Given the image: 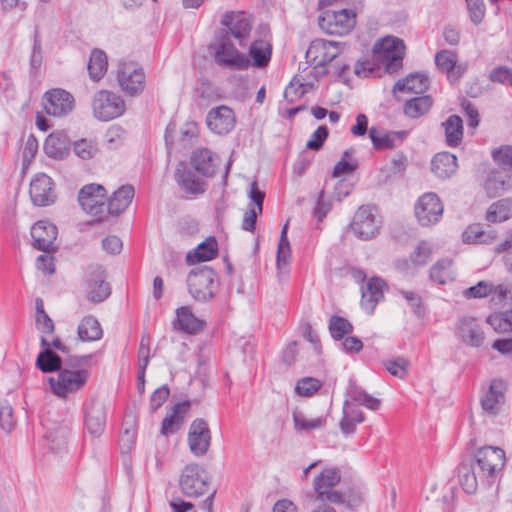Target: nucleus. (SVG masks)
<instances>
[{"mask_svg":"<svg viewBox=\"0 0 512 512\" xmlns=\"http://www.w3.org/2000/svg\"><path fill=\"white\" fill-rule=\"evenodd\" d=\"M215 63L230 70H245L251 62L248 56L237 50L230 39L229 31H218L210 45Z\"/></svg>","mask_w":512,"mask_h":512,"instance_id":"1","label":"nucleus"},{"mask_svg":"<svg viewBox=\"0 0 512 512\" xmlns=\"http://www.w3.org/2000/svg\"><path fill=\"white\" fill-rule=\"evenodd\" d=\"M88 378L89 372L86 369L62 368L56 376L48 378V383L55 396L67 399L71 394L81 390L86 385Z\"/></svg>","mask_w":512,"mask_h":512,"instance_id":"2","label":"nucleus"},{"mask_svg":"<svg viewBox=\"0 0 512 512\" xmlns=\"http://www.w3.org/2000/svg\"><path fill=\"white\" fill-rule=\"evenodd\" d=\"M374 58L381 63L388 73L396 72L401 66L405 55V45L396 37H385L373 48Z\"/></svg>","mask_w":512,"mask_h":512,"instance_id":"3","label":"nucleus"},{"mask_svg":"<svg viewBox=\"0 0 512 512\" xmlns=\"http://www.w3.org/2000/svg\"><path fill=\"white\" fill-rule=\"evenodd\" d=\"M218 284L216 272L203 266L192 270L187 277V286L190 295L199 302H206L214 297V291Z\"/></svg>","mask_w":512,"mask_h":512,"instance_id":"4","label":"nucleus"},{"mask_svg":"<svg viewBox=\"0 0 512 512\" xmlns=\"http://www.w3.org/2000/svg\"><path fill=\"white\" fill-rule=\"evenodd\" d=\"M319 27L327 34L346 35L356 24V13L351 9L327 10L318 20Z\"/></svg>","mask_w":512,"mask_h":512,"instance_id":"5","label":"nucleus"},{"mask_svg":"<svg viewBox=\"0 0 512 512\" xmlns=\"http://www.w3.org/2000/svg\"><path fill=\"white\" fill-rule=\"evenodd\" d=\"M92 110L95 118L109 121L124 113L125 103L119 95L107 90H100L93 97Z\"/></svg>","mask_w":512,"mask_h":512,"instance_id":"6","label":"nucleus"},{"mask_svg":"<svg viewBox=\"0 0 512 512\" xmlns=\"http://www.w3.org/2000/svg\"><path fill=\"white\" fill-rule=\"evenodd\" d=\"M180 489L187 497H199L208 490V477L199 464H188L182 470L179 480Z\"/></svg>","mask_w":512,"mask_h":512,"instance_id":"7","label":"nucleus"},{"mask_svg":"<svg viewBox=\"0 0 512 512\" xmlns=\"http://www.w3.org/2000/svg\"><path fill=\"white\" fill-rule=\"evenodd\" d=\"M414 211L419 224L424 227H429L440 221L444 206L436 193L427 192L419 197L415 204Z\"/></svg>","mask_w":512,"mask_h":512,"instance_id":"8","label":"nucleus"},{"mask_svg":"<svg viewBox=\"0 0 512 512\" xmlns=\"http://www.w3.org/2000/svg\"><path fill=\"white\" fill-rule=\"evenodd\" d=\"M351 228L361 240H369L375 237L380 228L377 208L373 205L361 206L354 215Z\"/></svg>","mask_w":512,"mask_h":512,"instance_id":"9","label":"nucleus"},{"mask_svg":"<svg viewBox=\"0 0 512 512\" xmlns=\"http://www.w3.org/2000/svg\"><path fill=\"white\" fill-rule=\"evenodd\" d=\"M478 475L482 478L491 477L496 471L503 468L505 463V452L494 446H485L480 448L475 455Z\"/></svg>","mask_w":512,"mask_h":512,"instance_id":"10","label":"nucleus"},{"mask_svg":"<svg viewBox=\"0 0 512 512\" xmlns=\"http://www.w3.org/2000/svg\"><path fill=\"white\" fill-rule=\"evenodd\" d=\"M117 81L127 95L135 96L144 89L145 75L134 63H122L117 70Z\"/></svg>","mask_w":512,"mask_h":512,"instance_id":"11","label":"nucleus"},{"mask_svg":"<svg viewBox=\"0 0 512 512\" xmlns=\"http://www.w3.org/2000/svg\"><path fill=\"white\" fill-rule=\"evenodd\" d=\"M106 190L100 184L91 183L83 186L78 194L82 209L93 216H101L105 210Z\"/></svg>","mask_w":512,"mask_h":512,"instance_id":"12","label":"nucleus"},{"mask_svg":"<svg viewBox=\"0 0 512 512\" xmlns=\"http://www.w3.org/2000/svg\"><path fill=\"white\" fill-rule=\"evenodd\" d=\"M507 384L501 379H493L488 390L481 396L480 404L485 415L497 416L506 400Z\"/></svg>","mask_w":512,"mask_h":512,"instance_id":"13","label":"nucleus"},{"mask_svg":"<svg viewBox=\"0 0 512 512\" xmlns=\"http://www.w3.org/2000/svg\"><path fill=\"white\" fill-rule=\"evenodd\" d=\"M221 24L226 28L219 31H229L230 39H236L240 46L246 44L252 27L249 15L243 11L227 12L223 15Z\"/></svg>","mask_w":512,"mask_h":512,"instance_id":"14","label":"nucleus"},{"mask_svg":"<svg viewBox=\"0 0 512 512\" xmlns=\"http://www.w3.org/2000/svg\"><path fill=\"white\" fill-rule=\"evenodd\" d=\"M29 195L35 206L51 205L56 200L52 179L44 173L36 174L29 187Z\"/></svg>","mask_w":512,"mask_h":512,"instance_id":"15","label":"nucleus"},{"mask_svg":"<svg viewBox=\"0 0 512 512\" xmlns=\"http://www.w3.org/2000/svg\"><path fill=\"white\" fill-rule=\"evenodd\" d=\"M459 340L469 347L479 348L485 341V332L479 320L463 317L459 320L456 330Z\"/></svg>","mask_w":512,"mask_h":512,"instance_id":"16","label":"nucleus"},{"mask_svg":"<svg viewBox=\"0 0 512 512\" xmlns=\"http://www.w3.org/2000/svg\"><path fill=\"white\" fill-rule=\"evenodd\" d=\"M43 105L48 115L61 117L73 110L74 98L65 90L53 89L45 94Z\"/></svg>","mask_w":512,"mask_h":512,"instance_id":"17","label":"nucleus"},{"mask_svg":"<svg viewBox=\"0 0 512 512\" xmlns=\"http://www.w3.org/2000/svg\"><path fill=\"white\" fill-rule=\"evenodd\" d=\"M210 441L211 435L207 422L203 419L194 420L188 433L190 451L195 456H203L210 447Z\"/></svg>","mask_w":512,"mask_h":512,"instance_id":"18","label":"nucleus"},{"mask_svg":"<svg viewBox=\"0 0 512 512\" xmlns=\"http://www.w3.org/2000/svg\"><path fill=\"white\" fill-rule=\"evenodd\" d=\"M236 118L233 110L225 105L211 109L206 116L208 128L215 134H227L235 126Z\"/></svg>","mask_w":512,"mask_h":512,"instance_id":"19","label":"nucleus"},{"mask_svg":"<svg viewBox=\"0 0 512 512\" xmlns=\"http://www.w3.org/2000/svg\"><path fill=\"white\" fill-rule=\"evenodd\" d=\"M87 298L93 303L104 301L111 293L106 282V272L102 266H90Z\"/></svg>","mask_w":512,"mask_h":512,"instance_id":"20","label":"nucleus"},{"mask_svg":"<svg viewBox=\"0 0 512 512\" xmlns=\"http://www.w3.org/2000/svg\"><path fill=\"white\" fill-rule=\"evenodd\" d=\"M57 233L58 231L54 224L47 221L36 222L31 228L34 247L45 252L54 250Z\"/></svg>","mask_w":512,"mask_h":512,"instance_id":"21","label":"nucleus"},{"mask_svg":"<svg viewBox=\"0 0 512 512\" xmlns=\"http://www.w3.org/2000/svg\"><path fill=\"white\" fill-rule=\"evenodd\" d=\"M193 169L204 177H213L220 164L219 157L207 148L193 151L190 157Z\"/></svg>","mask_w":512,"mask_h":512,"instance_id":"22","label":"nucleus"},{"mask_svg":"<svg viewBox=\"0 0 512 512\" xmlns=\"http://www.w3.org/2000/svg\"><path fill=\"white\" fill-rule=\"evenodd\" d=\"M106 424V412L101 403L90 402L85 407V426L89 434L99 437L104 431Z\"/></svg>","mask_w":512,"mask_h":512,"instance_id":"23","label":"nucleus"},{"mask_svg":"<svg viewBox=\"0 0 512 512\" xmlns=\"http://www.w3.org/2000/svg\"><path fill=\"white\" fill-rule=\"evenodd\" d=\"M386 284L378 278H371L362 289L361 307L368 314H372L376 305L383 299V291Z\"/></svg>","mask_w":512,"mask_h":512,"instance_id":"24","label":"nucleus"},{"mask_svg":"<svg viewBox=\"0 0 512 512\" xmlns=\"http://www.w3.org/2000/svg\"><path fill=\"white\" fill-rule=\"evenodd\" d=\"M175 179L180 188L185 193L193 196L201 195L206 190V184L199 177L195 176L192 171L185 168H177L175 171Z\"/></svg>","mask_w":512,"mask_h":512,"instance_id":"25","label":"nucleus"},{"mask_svg":"<svg viewBox=\"0 0 512 512\" xmlns=\"http://www.w3.org/2000/svg\"><path fill=\"white\" fill-rule=\"evenodd\" d=\"M457 168V158L449 152L438 153L431 161V171L440 179L450 178Z\"/></svg>","mask_w":512,"mask_h":512,"instance_id":"26","label":"nucleus"},{"mask_svg":"<svg viewBox=\"0 0 512 512\" xmlns=\"http://www.w3.org/2000/svg\"><path fill=\"white\" fill-rule=\"evenodd\" d=\"M339 44V42L324 39L314 40L307 51V55L314 54V59L320 58V63L332 62L340 54Z\"/></svg>","mask_w":512,"mask_h":512,"instance_id":"27","label":"nucleus"},{"mask_svg":"<svg viewBox=\"0 0 512 512\" xmlns=\"http://www.w3.org/2000/svg\"><path fill=\"white\" fill-rule=\"evenodd\" d=\"M406 131H380L376 127L369 129V137L377 150L392 149L396 141H403Z\"/></svg>","mask_w":512,"mask_h":512,"instance_id":"28","label":"nucleus"},{"mask_svg":"<svg viewBox=\"0 0 512 512\" xmlns=\"http://www.w3.org/2000/svg\"><path fill=\"white\" fill-rule=\"evenodd\" d=\"M429 87V78L422 73H413L404 79L398 80L393 88V92H409L422 94Z\"/></svg>","mask_w":512,"mask_h":512,"instance_id":"29","label":"nucleus"},{"mask_svg":"<svg viewBox=\"0 0 512 512\" xmlns=\"http://www.w3.org/2000/svg\"><path fill=\"white\" fill-rule=\"evenodd\" d=\"M134 197V188L131 185H124L115 191L106 205L111 215L121 214L131 203Z\"/></svg>","mask_w":512,"mask_h":512,"instance_id":"30","label":"nucleus"},{"mask_svg":"<svg viewBox=\"0 0 512 512\" xmlns=\"http://www.w3.org/2000/svg\"><path fill=\"white\" fill-rule=\"evenodd\" d=\"M45 153L51 158H62L69 150V139L64 132H53L45 140Z\"/></svg>","mask_w":512,"mask_h":512,"instance_id":"31","label":"nucleus"},{"mask_svg":"<svg viewBox=\"0 0 512 512\" xmlns=\"http://www.w3.org/2000/svg\"><path fill=\"white\" fill-rule=\"evenodd\" d=\"M364 421V414L361 410L353 407L348 400L343 404V415L340 421V429L345 435L353 434L356 425Z\"/></svg>","mask_w":512,"mask_h":512,"instance_id":"32","label":"nucleus"},{"mask_svg":"<svg viewBox=\"0 0 512 512\" xmlns=\"http://www.w3.org/2000/svg\"><path fill=\"white\" fill-rule=\"evenodd\" d=\"M218 245L215 238L210 237L206 241L200 243L193 252L187 254V261L190 264L197 262L209 261L217 256Z\"/></svg>","mask_w":512,"mask_h":512,"instance_id":"33","label":"nucleus"},{"mask_svg":"<svg viewBox=\"0 0 512 512\" xmlns=\"http://www.w3.org/2000/svg\"><path fill=\"white\" fill-rule=\"evenodd\" d=\"M512 217V199L504 198L492 203L486 212L489 223L504 222Z\"/></svg>","mask_w":512,"mask_h":512,"instance_id":"34","label":"nucleus"},{"mask_svg":"<svg viewBox=\"0 0 512 512\" xmlns=\"http://www.w3.org/2000/svg\"><path fill=\"white\" fill-rule=\"evenodd\" d=\"M177 323L179 328L189 334H196L204 327V321L197 318L189 307L183 306L177 309Z\"/></svg>","mask_w":512,"mask_h":512,"instance_id":"35","label":"nucleus"},{"mask_svg":"<svg viewBox=\"0 0 512 512\" xmlns=\"http://www.w3.org/2000/svg\"><path fill=\"white\" fill-rule=\"evenodd\" d=\"M77 333L79 339L84 342L97 341L103 336L101 325L93 316H86L81 320Z\"/></svg>","mask_w":512,"mask_h":512,"instance_id":"36","label":"nucleus"},{"mask_svg":"<svg viewBox=\"0 0 512 512\" xmlns=\"http://www.w3.org/2000/svg\"><path fill=\"white\" fill-rule=\"evenodd\" d=\"M446 143L450 147H456L463 138V121L458 115L449 116L443 123Z\"/></svg>","mask_w":512,"mask_h":512,"instance_id":"37","label":"nucleus"},{"mask_svg":"<svg viewBox=\"0 0 512 512\" xmlns=\"http://www.w3.org/2000/svg\"><path fill=\"white\" fill-rule=\"evenodd\" d=\"M430 279L440 285H445L455 279L453 262L450 259H440L430 269Z\"/></svg>","mask_w":512,"mask_h":512,"instance_id":"38","label":"nucleus"},{"mask_svg":"<svg viewBox=\"0 0 512 512\" xmlns=\"http://www.w3.org/2000/svg\"><path fill=\"white\" fill-rule=\"evenodd\" d=\"M36 366L44 373H58L62 369V358L50 348H45L38 354Z\"/></svg>","mask_w":512,"mask_h":512,"instance_id":"39","label":"nucleus"},{"mask_svg":"<svg viewBox=\"0 0 512 512\" xmlns=\"http://www.w3.org/2000/svg\"><path fill=\"white\" fill-rule=\"evenodd\" d=\"M107 67L108 61L105 52L100 49L92 50L88 62L90 78L93 81H99L105 75Z\"/></svg>","mask_w":512,"mask_h":512,"instance_id":"40","label":"nucleus"},{"mask_svg":"<svg viewBox=\"0 0 512 512\" xmlns=\"http://www.w3.org/2000/svg\"><path fill=\"white\" fill-rule=\"evenodd\" d=\"M347 396L359 405L365 406L366 408L376 411L380 407V400L368 394L361 387L355 383L350 382L347 389Z\"/></svg>","mask_w":512,"mask_h":512,"instance_id":"41","label":"nucleus"},{"mask_svg":"<svg viewBox=\"0 0 512 512\" xmlns=\"http://www.w3.org/2000/svg\"><path fill=\"white\" fill-rule=\"evenodd\" d=\"M188 408V402L177 403L174 405L171 414L166 416L162 422L161 433L163 435H168L176 431L183 422V418L180 414L185 413Z\"/></svg>","mask_w":512,"mask_h":512,"instance_id":"42","label":"nucleus"},{"mask_svg":"<svg viewBox=\"0 0 512 512\" xmlns=\"http://www.w3.org/2000/svg\"><path fill=\"white\" fill-rule=\"evenodd\" d=\"M341 479L340 472L337 468L324 469L314 480L313 487L315 492H325L332 489Z\"/></svg>","mask_w":512,"mask_h":512,"instance_id":"43","label":"nucleus"},{"mask_svg":"<svg viewBox=\"0 0 512 512\" xmlns=\"http://www.w3.org/2000/svg\"><path fill=\"white\" fill-rule=\"evenodd\" d=\"M249 54L256 67H266L271 57V45L264 40H256L251 44Z\"/></svg>","mask_w":512,"mask_h":512,"instance_id":"44","label":"nucleus"},{"mask_svg":"<svg viewBox=\"0 0 512 512\" xmlns=\"http://www.w3.org/2000/svg\"><path fill=\"white\" fill-rule=\"evenodd\" d=\"M432 104V98L428 95L415 97L406 101L404 106V113L408 117L418 118L427 113Z\"/></svg>","mask_w":512,"mask_h":512,"instance_id":"45","label":"nucleus"},{"mask_svg":"<svg viewBox=\"0 0 512 512\" xmlns=\"http://www.w3.org/2000/svg\"><path fill=\"white\" fill-rule=\"evenodd\" d=\"M463 237L467 243H490L496 235L493 231L486 232L479 225H473L468 227Z\"/></svg>","mask_w":512,"mask_h":512,"instance_id":"46","label":"nucleus"},{"mask_svg":"<svg viewBox=\"0 0 512 512\" xmlns=\"http://www.w3.org/2000/svg\"><path fill=\"white\" fill-rule=\"evenodd\" d=\"M287 228L288 223H286L280 234V240L278 243L277 249V267L278 269H282L283 266H286L289 263V259L291 256L290 244L287 237Z\"/></svg>","mask_w":512,"mask_h":512,"instance_id":"47","label":"nucleus"},{"mask_svg":"<svg viewBox=\"0 0 512 512\" xmlns=\"http://www.w3.org/2000/svg\"><path fill=\"white\" fill-rule=\"evenodd\" d=\"M487 323L497 332H511L512 311L494 313L487 318Z\"/></svg>","mask_w":512,"mask_h":512,"instance_id":"48","label":"nucleus"},{"mask_svg":"<svg viewBox=\"0 0 512 512\" xmlns=\"http://www.w3.org/2000/svg\"><path fill=\"white\" fill-rule=\"evenodd\" d=\"M68 436L69 429L67 427H57L50 431L46 435V439L49 442V448L55 452L62 450L67 444Z\"/></svg>","mask_w":512,"mask_h":512,"instance_id":"49","label":"nucleus"},{"mask_svg":"<svg viewBox=\"0 0 512 512\" xmlns=\"http://www.w3.org/2000/svg\"><path fill=\"white\" fill-rule=\"evenodd\" d=\"M294 427L297 431H310L324 426L325 420L322 417L308 419L301 412L293 413Z\"/></svg>","mask_w":512,"mask_h":512,"instance_id":"50","label":"nucleus"},{"mask_svg":"<svg viewBox=\"0 0 512 512\" xmlns=\"http://www.w3.org/2000/svg\"><path fill=\"white\" fill-rule=\"evenodd\" d=\"M329 330L334 339L340 340L344 338L345 334L353 331V326L343 317L332 316L329 321Z\"/></svg>","mask_w":512,"mask_h":512,"instance_id":"51","label":"nucleus"},{"mask_svg":"<svg viewBox=\"0 0 512 512\" xmlns=\"http://www.w3.org/2000/svg\"><path fill=\"white\" fill-rule=\"evenodd\" d=\"M73 150L83 160L94 158L98 153V147L95 142L87 139L75 141Z\"/></svg>","mask_w":512,"mask_h":512,"instance_id":"52","label":"nucleus"},{"mask_svg":"<svg viewBox=\"0 0 512 512\" xmlns=\"http://www.w3.org/2000/svg\"><path fill=\"white\" fill-rule=\"evenodd\" d=\"M305 83L301 77H295L284 91V98L292 103L297 98L302 97L308 92V88H305Z\"/></svg>","mask_w":512,"mask_h":512,"instance_id":"53","label":"nucleus"},{"mask_svg":"<svg viewBox=\"0 0 512 512\" xmlns=\"http://www.w3.org/2000/svg\"><path fill=\"white\" fill-rule=\"evenodd\" d=\"M321 387V382L313 377H305L299 380L295 387V392L301 396H312Z\"/></svg>","mask_w":512,"mask_h":512,"instance_id":"54","label":"nucleus"},{"mask_svg":"<svg viewBox=\"0 0 512 512\" xmlns=\"http://www.w3.org/2000/svg\"><path fill=\"white\" fill-rule=\"evenodd\" d=\"M456 54L449 50H442L435 56V63L437 67L448 74L453 70L456 65Z\"/></svg>","mask_w":512,"mask_h":512,"instance_id":"55","label":"nucleus"},{"mask_svg":"<svg viewBox=\"0 0 512 512\" xmlns=\"http://www.w3.org/2000/svg\"><path fill=\"white\" fill-rule=\"evenodd\" d=\"M474 470H470L468 467H462L460 470V484L468 494L474 493L477 489V475Z\"/></svg>","mask_w":512,"mask_h":512,"instance_id":"56","label":"nucleus"},{"mask_svg":"<svg viewBox=\"0 0 512 512\" xmlns=\"http://www.w3.org/2000/svg\"><path fill=\"white\" fill-rule=\"evenodd\" d=\"M383 364L391 375L400 379L407 373L408 361L402 357L386 360Z\"/></svg>","mask_w":512,"mask_h":512,"instance_id":"57","label":"nucleus"},{"mask_svg":"<svg viewBox=\"0 0 512 512\" xmlns=\"http://www.w3.org/2000/svg\"><path fill=\"white\" fill-rule=\"evenodd\" d=\"M494 161L504 169L512 170V146L505 145L492 153Z\"/></svg>","mask_w":512,"mask_h":512,"instance_id":"58","label":"nucleus"},{"mask_svg":"<svg viewBox=\"0 0 512 512\" xmlns=\"http://www.w3.org/2000/svg\"><path fill=\"white\" fill-rule=\"evenodd\" d=\"M431 256V249L429 245L422 241L410 255V260L415 266L425 265Z\"/></svg>","mask_w":512,"mask_h":512,"instance_id":"59","label":"nucleus"},{"mask_svg":"<svg viewBox=\"0 0 512 512\" xmlns=\"http://www.w3.org/2000/svg\"><path fill=\"white\" fill-rule=\"evenodd\" d=\"M150 338L148 335L141 337L138 349V368H141V374L146 371L150 358Z\"/></svg>","mask_w":512,"mask_h":512,"instance_id":"60","label":"nucleus"},{"mask_svg":"<svg viewBox=\"0 0 512 512\" xmlns=\"http://www.w3.org/2000/svg\"><path fill=\"white\" fill-rule=\"evenodd\" d=\"M0 426L7 433L15 426L14 411L9 404H4L0 408Z\"/></svg>","mask_w":512,"mask_h":512,"instance_id":"61","label":"nucleus"},{"mask_svg":"<svg viewBox=\"0 0 512 512\" xmlns=\"http://www.w3.org/2000/svg\"><path fill=\"white\" fill-rule=\"evenodd\" d=\"M470 19L474 24L482 22L485 14V6L483 0H466Z\"/></svg>","mask_w":512,"mask_h":512,"instance_id":"62","label":"nucleus"},{"mask_svg":"<svg viewBox=\"0 0 512 512\" xmlns=\"http://www.w3.org/2000/svg\"><path fill=\"white\" fill-rule=\"evenodd\" d=\"M328 137V128L326 126H319L316 131L311 135L306 143V147L311 150L318 151L326 138Z\"/></svg>","mask_w":512,"mask_h":512,"instance_id":"63","label":"nucleus"},{"mask_svg":"<svg viewBox=\"0 0 512 512\" xmlns=\"http://www.w3.org/2000/svg\"><path fill=\"white\" fill-rule=\"evenodd\" d=\"M491 292L492 285L485 281H480L475 286L466 289L464 295L468 298H482Z\"/></svg>","mask_w":512,"mask_h":512,"instance_id":"64","label":"nucleus"}]
</instances>
